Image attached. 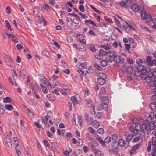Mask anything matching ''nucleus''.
<instances>
[{
	"label": "nucleus",
	"instance_id": "nucleus-6",
	"mask_svg": "<svg viewBox=\"0 0 156 156\" xmlns=\"http://www.w3.org/2000/svg\"><path fill=\"white\" fill-rule=\"evenodd\" d=\"M85 102L87 104L89 105V108H91V109L93 110L94 112H95V105L92 102V100L90 98H87L85 100Z\"/></svg>",
	"mask_w": 156,
	"mask_h": 156
},
{
	"label": "nucleus",
	"instance_id": "nucleus-60",
	"mask_svg": "<svg viewBox=\"0 0 156 156\" xmlns=\"http://www.w3.org/2000/svg\"><path fill=\"white\" fill-rule=\"evenodd\" d=\"M153 25L152 26V27L156 29V18H154V19L153 20Z\"/></svg>",
	"mask_w": 156,
	"mask_h": 156
},
{
	"label": "nucleus",
	"instance_id": "nucleus-55",
	"mask_svg": "<svg viewBox=\"0 0 156 156\" xmlns=\"http://www.w3.org/2000/svg\"><path fill=\"white\" fill-rule=\"evenodd\" d=\"M151 126L153 128V129L154 128H156V120L154 121L153 122H149Z\"/></svg>",
	"mask_w": 156,
	"mask_h": 156
},
{
	"label": "nucleus",
	"instance_id": "nucleus-59",
	"mask_svg": "<svg viewBox=\"0 0 156 156\" xmlns=\"http://www.w3.org/2000/svg\"><path fill=\"white\" fill-rule=\"evenodd\" d=\"M18 147H15V149L17 154L18 156H20L21 154V152L20 150L18 149Z\"/></svg>",
	"mask_w": 156,
	"mask_h": 156
},
{
	"label": "nucleus",
	"instance_id": "nucleus-33",
	"mask_svg": "<svg viewBox=\"0 0 156 156\" xmlns=\"http://www.w3.org/2000/svg\"><path fill=\"white\" fill-rule=\"evenodd\" d=\"M4 106L2 104H0V114H2L5 111Z\"/></svg>",
	"mask_w": 156,
	"mask_h": 156
},
{
	"label": "nucleus",
	"instance_id": "nucleus-43",
	"mask_svg": "<svg viewBox=\"0 0 156 156\" xmlns=\"http://www.w3.org/2000/svg\"><path fill=\"white\" fill-rule=\"evenodd\" d=\"M42 54L45 56L47 57H49L50 56V54L48 51H44L42 52Z\"/></svg>",
	"mask_w": 156,
	"mask_h": 156
},
{
	"label": "nucleus",
	"instance_id": "nucleus-13",
	"mask_svg": "<svg viewBox=\"0 0 156 156\" xmlns=\"http://www.w3.org/2000/svg\"><path fill=\"white\" fill-rule=\"evenodd\" d=\"M78 41L80 43L86 44V40L84 39V37L82 34H78L77 36Z\"/></svg>",
	"mask_w": 156,
	"mask_h": 156
},
{
	"label": "nucleus",
	"instance_id": "nucleus-57",
	"mask_svg": "<svg viewBox=\"0 0 156 156\" xmlns=\"http://www.w3.org/2000/svg\"><path fill=\"white\" fill-rule=\"evenodd\" d=\"M151 142L149 141L148 142V146L147 147V151L148 152H150L151 150Z\"/></svg>",
	"mask_w": 156,
	"mask_h": 156
},
{
	"label": "nucleus",
	"instance_id": "nucleus-37",
	"mask_svg": "<svg viewBox=\"0 0 156 156\" xmlns=\"http://www.w3.org/2000/svg\"><path fill=\"white\" fill-rule=\"evenodd\" d=\"M108 52V51H104L102 49H100L99 50V54H101L103 57V56L105 55L106 54H107Z\"/></svg>",
	"mask_w": 156,
	"mask_h": 156
},
{
	"label": "nucleus",
	"instance_id": "nucleus-39",
	"mask_svg": "<svg viewBox=\"0 0 156 156\" xmlns=\"http://www.w3.org/2000/svg\"><path fill=\"white\" fill-rule=\"evenodd\" d=\"M94 66L96 69L99 70H101L102 68L98 64L96 63H94Z\"/></svg>",
	"mask_w": 156,
	"mask_h": 156
},
{
	"label": "nucleus",
	"instance_id": "nucleus-40",
	"mask_svg": "<svg viewBox=\"0 0 156 156\" xmlns=\"http://www.w3.org/2000/svg\"><path fill=\"white\" fill-rule=\"evenodd\" d=\"M83 92L84 95L85 96H87L89 95L90 92L89 89L87 88H86L83 90Z\"/></svg>",
	"mask_w": 156,
	"mask_h": 156
},
{
	"label": "nucleus",
	"instance_id": "nucleus-20",
	"mask_svg": "<svg viewBox=\"0 0 156 156\" xmlns=\"http://www.w3.org/2000/svg\"><path fill=\"white\" fill-rule=\"evenodd\" d=\"M84 22L87 25L92 24L96 27H98V26L95 24V23L91 20H86Z\"/></svg>",
	"mask_w": 156,
	"mask_h": 156
},
{
	"label": "nucleus",
	"instance_id": "nucleus-50",
	"mask_svg": "<svg viewBox=\"0 0 156 156\" xmlns=\"http://www.w3.org/2000/svg\"><path fill=\"white\" fill-rule=\"evenodd\" d=\"M79 10L82 12H84L85 11L84 7L83 5H80L78 7Z\"/></svg>",
	"mask_w": 156,
	"mask_h": 156
},
{
	"label": "nucleus",
	"instance_id": "nucleus-61",
	"mask_svg": "<svg viewBox=\"0 0 156 156\" xmlns=\"http://www.w3.org/2000/svg\"><path fill=\"white\" fill-rule=\"evenodd\" d=\"M77 143L78 144V146H81L83 144V141L80 139H78V140L77 141Z\"/></svg>",
	"mask_w": 156,
	"mask_h": 156
},
{
	"label": "nucleus",
	"instance_id": "nucleus-35",
	"mask_svg": "<svg viewBox=\"0 0 156 156\" xmlns=\"http://www.w3.org/2000/svg\"><path fill=\"white\" fill-rule=\"evenodd\" d=\"M101 101L103 102L107 103L108 102V99L107 97L104 96L101 98Z\"/></svg>",
	"mask_w": 156,
	"mask_h": 156
},
{
	"label": "nucleus",
	"instance_id": "nucleus-49",
	"mask_svg": "<svg viewBox=\"0 0 156 156\" xmlns=\"http://www.w3.org/2000/svg\"><path fill=\"white\" fill-rule=\"evenodd\" d=\"M98 132L100 134H102L104 133V131L102 128H99L98 130Z\"/></svg>",
	"mask_w": 156,
	"mask_h": 156
},
{
	"label": "nucleus",
	"instance_id": "nucleus-64",
	"mask_svg": "<svg viewBox=\"0 0 156 156\" xmlns=\"http://www.w3.org/2000/svg\"><path fill=\"white\" fill-rule=\"evenodd\" d=\"M153 151L154 152L156 153V143L153 144Z\"/></svg>",
	"mask_w": 156,
	"mask_h": 156
},
{
	"label": "nucleus",
	"instance_id": "nucleus-15",
	"mask_svg": "<svg viewBox=\"0 0 156 156\" xmlns=\"http://www.w3.org/2000/svg\"><path fill=\"white\" fill-rule=\"evenodd\" d=\"M85 117L87 124L88 125H91L94 120L93 118L91 117H89L88 116L87 113Z\"/></svg>",
	"mask_w": 156,
	"mask_h": 156
},
{
	"label": "nucleus",
	"instance_id": "nucleus-29",
	"mask_svg": "<svg viewBox=\"0 0 156 156\" xmlns=\"http://www.w3.org/2000/svg\"><path fill=\"white\" fill-rule=\"evenodd\" d=\"M72 22V19L69 17H67L66 18V23L67 25L68 26H71L72 25L71 23H70V22Z\"/></svg>",
	"mask_w": 156,
	"mask_h": 156
},
{
	"label": "nucleus",
	"instance_id": "nucleus-38",
	"mask_svg": "<svg viewBox=\"0 0 156 156\" xmlns=\"http://www.w3.org/2000/svg\"><path fill=\"white\" fill-rule=\"evenodd\" d=\"M107 24L108 23H105L104 22H100L99 23L98 26L100 27H105V28H106Z\"/></svg>",
	"mask_w": 156,
	"mask_h": 156
},
{
	"label": "nucleus",
	"instance_id": "nucleus-22",
	"mask_svg": "<svg viewBox=\"0 0 156 156\" xmlns=\"http://www.w3.org/2000/svg\"><path fill=\"white\" fill-rule=\"evenodd\" d=\"M154 102V101H153ZM154 103H151L149 105V107L151 109L154 111L156 110V102L154 101Z\"/></svg>",
	"mask_w": 156,
	"mask_h": 156
},
{
	"label": "nucleus",
	"instance_id": "nucleus-36",
	"mask_svg": "<svg viewBox=\"0 0 156 156\" xmlns=\"http://www.w3.org/2000/svg\"><path fill=\"white\" fill-rule=\"evenodd\" d=\"M133 137V134H129L128 135L126 138V140L128 143H129V142L131 141Z\"/></svg>",
	"mask_w": 156,
	"mask_h": 156
},
{
	"label": "nucleus",
	"instance_id": "nucleus-16",
	"mask_svg": "<svg viewBox=\"0 0 156 156\" xmlns=\"http://www.w3.org/2000/svg\"><path fill=\"white\" fill-rule=\"evenodd\" d=\"M88 144L89 146L91 147V149L93 150H95V147L98 146V143L96 141L89 142L88 143Z\"/></svg>",
	"mask_w": 156,
	"mask_h": 156
},
{
	"label": "nucleus",
	"instance_id": "nucleus-7",
	"mask_svg": "<svg viewBox=\"0 0 156 156\" xmlns=\"http://www.w3.org/2000/svg\"><path fill=\"white\" fill-rule=\"evenodd\" d=\"M122 70L123 73L131 74L132 73L133 71V69L132 66H128L126 67H122Z\"/></svg>",
	"mask_w": 156,
	"mask_h": 156
},
{
	"label": "nucleus",
	"instance_id": "nucleus-9",
	"mask_svg": "<svg viewBox=\"0 0 156 156\" xmlns=\"http://www.w3.org/2000/svg\"><path fill=\"white\" fill-rule=\"evenodd\" d=\"M113 61L116 63H121L122 64L124 62V59L122 57L118 55H116L115 54L114 57Z\"/></svg>",
	"mask_w": 156,
	"mask_h": 156
},
{
	"label": "nucleus",
	"instance_id": "nucleus-21",
	"mask_svg": "<svg viewBox=\"0 0 156 156\" xmlns=\"http://www.w3.org/2000/svg\"><path fill=\"white\" fill-rule=\"evenodd\" d=\"M100 106L101 107V108L100 109V110H101L102 109H104L105 111L108 110V105L107 103H103L101 105H100Z\"/></svg>",
	"mask_w": 156,
	"mask_h": 156
},
{
	"label": "nucleus",
	"instance_id": "nucleus-17",
	"mask_svg": "<svg viewBox=\"0 0 156 156\" xmlns=\"http://www.w3.org/2000/svg\"><path fill=\"white\" fill-rule=\"evenodd\" d=\"M131 9L135 12H137L140 10L138 5L137 4H133L131 6Z\"/></svg>",
	"mask_w": 156,
	"mask_h": 156
},
{
	"label": "nucleus",
	"instance_id": "nucleus-53",
	"mask_svg": "<svg viewBox=\"0 0 156 156\" xmlns=\"http://www.w3.org/2000/svg\"><path fill=\"white\" fill-rule=\"evenodd\" d=\"M103 114V113L102 112H98L96 114V117L99 119L102 117Z\"/></svg>",
	"mask_w": 156,
	"mask_h": 156
},
{
	"label": "nucleus",
	"instance_id": "nucleus-52",
	"mask_svg": "<svg viewBox=\"0 0 156 156\" xmlns=\"http://www.w3.org/2000/svg\"><path fill=\"white\" fill-rule=\"evenodd\" d=\"M43 142L46 147H48L50 146V144L49 142L46 140H43Z\"/></svg>",
	"mask_w": 156,
	"mask_h": 156
},
{
	"label": "nucleus",
	"instance_id": "nucleus-54",
	"mask_svg": "<svg viewBox=\"0 0 156 156\" xmlns=\"http://www.w3.org/2000/svg\"><path fill=\"white\" fill-rule=\"evenodd\" d=\"M95 58L98 59H101L103 58V56L101 54H99V52L96 54Z\"/></svg>",
	"mask_w": 156,
	"mask_h": 156
},
{
	"label": "nucleus",
	"instance_id": "nucleus-11",
	"mask_svg": "<svg viewBox=\"0 0 156 156\" xmlns=\"http://www.w3.org/2000/svg\"><path fill=\"white\" fill-rule=\"evenodd\" d=\"M119 146V144H118V142L116 141H113L110 146L111 149L109 150V151L110 152L111 151H115L117 149Z\"/></svg>",
	"mask_w": 156,
	"mask_h": 156
},
{
	"label": "nucleus",
	"instance_id": "nucleus-25",
	"mask_svg": "<svg viewBox=\"0 0 156 156\" xmlns=\"http://www.w3.org/2000/svg\"><path fill=\"white\" fill-rule=\"evenodd\" d=\"M40 81L41 83L45 84L46 86H47L46 83H45L46 82V79L44 76V75H42V76H41L40 79Z\"/></svg>",
	"mask_w": 156,
	"mask_h": 156
},
{
	"label": "nucleus",
	"instance_id": "nucleus-27",
	"mask_svg": "<svg viewBox=\"0 0 156 156\" xmlns=\"http://www.w3.org/2000/svg\"><path fill=\"white\" fill-rule=\"evenodd\" d=\"M154 19H152V16L151 15L148 14L147 16V17H146V19H144V20H146V22L148 23H149L151 22V21L153 22V20Z\"/></svg>",
	"mask_w": 156,
	"mask_h": 156
},
{
	"label": "nucleus",
	"instance_id": "nucleus-62",
	"mask_svg": "<svg viewBox=\"0 0 156 156\" xmlns=\"http://www.w3.org/2000/svg\"><path fill=\"white\" fill-rule=\"evenodd\" d=\"M46 134L50 138H52L53 137V135L49 131H46Z\"/></svg>",
	"mask_w": 156,
	"mask_h": 156
},
{
	"label": "nucleus",
	"instance_id": "nucleus-1",
	"mask_svg": "<svg viewBox=\"0 0 156 156\" xmlns=\"http://www.w3.org/2000/svg\"><path fill=\"white\" fill-rule=\"evenodd\" d=\"M132 122L135 126H130L129 128L130 131L136 135H137L140 130L139 135L141 138L144 137L146 134H148L149 132L153 129V128L147 120L144 121L142 118L137 119L134 118L132 120Z\"/></svg>",
	"mask_w": 156,
	"mask_h": 156
},
{
	"label": "nucleus",
	"instance_id": "nucleus-58",
	"mask_svg": "<svg viewBox=\"0 0 156 156\" xmlns=\"http://www.w3.org/2000/svg\"><path fill=\"white\" fill-rule=\"evenodd\" d=\"M89 34L93 36H97V35L92 30H89L88 32Z\"/></svg>",
	"mask_w": 156,
	"mask_h": 156
},
{
	"label": "nucleus",
	"instance_id": "nucleus-4",
	"mask_svg": "<svg viewBox=\"0 0 156 156\" xmlns=\"http://www.w3.org/2000/svg\"><path fill=\"white\" fill-rule=\"evenodd\" d=\"M98 78L97 79V82L100 85H103L105 83L106 75L103 73H99L98 74Z\"/></svg>",
	"mask_w": 156,
	"mask_h": 156
},
{
	"label": "nucleus",
	"instance_id": "nucleus-46",
	"mask_svg": "<svg viewBox=\"0 0 156 156\" xmlns=\"http://www.w3.org/2000/svg\"><path fill=\"white\" fill-rule=\"evenodd\" d=\"M77 119L78 120L79 124L81 126L82 124V117L81 116H78L77 117Z\"/></svg>",
	"mask_w": 156,
	"mask_h": 156
},
{
	"label": "nucleus",
	"instance_id": "nucleus-48",
	"mask_svg": "<svg viewBox=\"0 0 156 156\" xmlns=\"http://www.w3.org/2000/svg\"><path fill=\"white\" fill-rule=\"evenodd\" d=\"M56 144V143L55 142H52L51 144V147L52 149L54 150H55L56 148L55 146Z\"/></svg>",
	"mask_w": 156,
	"mask_h": 156
},
{
	"label": "nucleus",
	"instance_id": "nucleus-18",
	"mask_svg": "<svg viewBox=\"0 0 156 156\" xmlns=\"http://www.w3.org/2000/svg\"><path fill=\"white\" fill-rule=\"evenodd\" d=\"M70 100L72 103L75 105L76 104H79V101L77 100L76 97L74 96H72L70 98Z\"/></svg>",
	"mask_w": 156,
	"mask_h": 156
},
{
	"label": "nucleus",
	"instance_id": "nucleus-19",
	"mask_svg": "<svg viewBox=\"0 0 156 156\" xmlns=\"http://www.w3.org/2000/svg\"><path fill=\"white\" fill-rule=\"evenodd\" d=\"M92 126L94 128H97L100 126V124L99 122L96 120H94L92 124Z\"/></svg>",
	"mask_w": 156,
	"mask_h": 156
},
{
	"label": "nucleus",
	"instance_id": "nucleus-45",
	"mask_svg": "<svg viewBox=\"0 0 156 156\" xmlns=\"http://www.w3.org/2000/svg\"><path fill=\"white\" fill-rule=\"evenodd\" d=\"M118 136L116 134H114L112 136V140L116 141L117 140Z\"/></svg>",
	"mask_w": 156,
	"mask_h": 156
},
{
	"label": "nucleus",
	"instance_id": "nucleus-24",
	"mask_svg": "<svg viewBox=\"0 0 156 156\" xmlns=\"http://www.w3.org/2000/svg\"><path fill=\"white\" fill-rule=\"evenodd\" d=\"M3 102L4 103H11L12 102L11 98L9 97H7L3 98Z\"/></svg>",
	"mask_w": 156,
	"mask_h": 156
},
{
	"label": "nucleus",
	"instance_id": "nucleus-28",
	"mask_svg": "<svg viewBox=\"0 0 156 156\" xmlns=\"http://www.w3.org/2000/svg\"><path fill=\"white\" fill-rule=\"evenodd\" d=\"M126 2L121 1L120 2V5L123 7L126 8L127 7V3L128 0H126Z\"/></svg>",
	"mask_w": 156,
	"mask_h": 156
},
{
	"label": "nucleus",
	"instance_id": "nucleus-41",
	"mask_svg": "<svg viewBox=\"0 0 156 156\" xmlns=\"http://www.w3.org/2000/svg\"><path fill=\"white\" fill-rule=\"evenodd\" d=\"M140 146V144H138L133 146L134 149L131 150L130 151H135L136 150L138 149Z\"/></svg>",
	"mask_w": 156,
	"mask_h": 156
},
{
	"label": "nucleus",
	"instance_id": "nucleus-10",
	"mask_svg": "<svg viewBox=\"0 0 156 156\" xmlns=\"http://www.w3.org/2000/svg\"><path fill=\"white\" fill-rule=\"evenodd\" d=\"M146 62L149 65L152 66L154 65H156V60H152V57L151 56H148L146 58Z\"/></svg>",
	"mask_w": 156,
	"mask_h": 156
},
{
	"label": "nucleus",
	"instance_id": "nucleus-23",
	"mask_svg": "<svg viewBox=\"0 0 156 156\" xmlns=\"http://www.w3.org/2000/svg\"><path fill=\"white\" fill-rule=\"evenodd\" d=\"M96 139L103 147H105V143L104 141H103V140L100 137H97Z\"/></svg>",
	"mask_w": 156,
	"mask_h": 156
},
{
	"label": "nucleus",
	"instance_id": "nucleus-32",
	"mask_svg": "<svg viewBox=\"0 0 156 156\" xmlns=\"http://www.w3.org/2000/svg\"><path fill=\"white\" fill-rule=\"evenodd\" d=\"M100 65L102 67H105L107 65V61L105 60H102L100 62Z\"/></svg>",
	"mask_w": 156,
	"mask_h": 156
},
{
	"label": "nucleus",
	"instance_id": "nucleus-31",
	"mask_svg": "<svg viewBox=\"0 0 156 156\" xmlns=\"http://www.w3.org/2000/svg\"><path fill=\"white\" fill-rule=\"evenodd\" d=\"M147 15L148 14H147L146 12L144 11L142 12L141 14V18L143 20L146 19V17Z\"/></svg>",
	"mask_w": 156,
	"mask_h": 156
},
{
	"label": "nucleus",
	"instance_id": "nucleus-44",
	"mask_svg": "<svg viewBox=\"0 0 156 156\" xmlns=\"http://www.w3.org/2000/svg\"><path fill=\"white\" fill-rule=\"evenodd\" d=\"M5 22L6 23V27H7L8 29L11 31V28L10 23L7 20H5Z\"/></svg>",
	"mask_w": 156,
	"mask_h": 156
},
{
	"label": "nucleus",
	"instance_id": "nucleus-47",
	"mask_svg": "<svg viewBox=\"0 0 156 156\" xmlns=\"http://www.w3.org/2000/svg\"><path fill=\"white\" fill-rule=\"evenodd\" d=\"M114 20L115 22L117 24L118 26L120 27L121 26V24L119 21L118 20L117 18L115 17H114Z\"/></svg>",
	"mask_w": 156,
	"mask_h": 156
},
{
	"label": "nucleus",
	"instance_id": "nucleus-14",
	"mask_svg": "<svg viewBox=\"0 0 156 156\" xmlns=\"http://www.w3.org/2000/svg\"><path fill=\"white\" fill-rule=\"evenodd\" d=\"M5 140L7 146L9 148H11L12 146V142L10 137L7 135L5 137Z\"/></svg>",
	"mask_w": 156,
	"mask_h": 156
},
{
	"label": "nucleus",
	"instance_id": "nucleus-42",
	"mask_svg": "<svg viewBox=\"0 0 156 156\" xmlns=\"http://www.w3.org/2000/svg\"><path fill=\"white\" fill-rule=\"evenodd\" d=\"M60 86L65 91L69 89L68 87L65 84H61L60 85Z\"/></svg>",
	"mask_w": 156,
	"mask_h": 156
},
{
	"label": "nucleus",
	"instance_id": "nucleus-3",
	"mask_svg": "<svg viewBox=\"0 0 156 156\" xmlns=\"http://www.w3.org/2000/svg\"><path fill=\"white\" fill-rule=\"evenodd\" d=\"M136 62L139 66H137L135 70V73L134 75L131 74L129 76H127L128 80L129 81L134 80L136 78V76H137V75L136 73H138V72H142V70H140V69H141L143 68H144L143 69H144L146 67H149L148 66L144 67L143 64L145 63V62L141 58H137L136 60Z\"/></svg>",
	"mask_w": 156,
	"mask_h": 156
},
{
	"label": "nucleus",
	"instance_id": "nucleus-26",
	"mask_svg": "<svg viewBox=\"0 0 156 156\" xmlns=\"http://www.w3.org/2000/svg\"><path fill=\"white\" fill-rule=\"evenodd\" d=\"M40 86L41 87L42 92L45 94H46L48 93V90L47 87L44 86L42 85L41 83L40 84Z\"/></svg>",
	"mask_w": 156,
	"mask_h": 156
},
{
	"label": "nucleus",
	"instance_id": "nucleus-30",
	"mask_svg": "<svg viewBox=\"0 0 156 156\" xmlns=\"http://www.w3.org/2000/svg\"><path fill=\"white\" fill-rule=\"evenodd\" d=\"M5 108L8 111H10L13 110V107L11 105L6 104L5 105Z\"/></svg>",
	"mask_w": 156,
	"mask_h": 156
},
{
	"label": "nucleus",
	"instance_id": "nucleus-51",
	"mask_svg": "<svg viewBox=\"0 0 156 156\" xmlns=\"http://www.w3.org/2000/svg\"><path fill=\"white\" fill-rule=\"evenodd\" d=\"M90 6L91 8L94 10L96 12L98 13H100L101 12L100 11H99L95 7H94L92 5H90Z\"/></svg>",
	"mask_w": 156,
	"mask_h": 156
},
{
	"label": "nucleus",
	"instance_id": "nucleus-56",
	"mask_svg": "<svg viewBox=\"0 0 156 156\" xmlns=\"http://www.w3.org/2000/svg\"><path fill=\"white\" fill-rule=\"evenodd\" d=\"M88 130L92 134H94L95 132V130L91 127H89Z\"/></svg>",
	"mask_w": 156,
	"mask_h": 156
},
{
	"label": "nucleus",
	"instance_id": "nucleus-5",
	"mask_svg": "<svg viewBox=\"0 0 156 156\" xmlns=\"http://www.w3.org/2000/svg\"><path fill=\"white\" fill-rule=\"evenodd\" d=\"M115 54V53L114 51H108L107 54V56L106 57V61L109 62H112L114 60Z\"/></svg>",
	"mask_w": 156,
	"mask_h": 156
},
{
	"label": "nucleus",
	"instance_id": "nucleus-63",
	"mask_svg": "<svg viewBox=\"0 0 156 156\" xmlns=\"http://www.w3.org/2000/svg\"><path fill=\"white\" fill-rule=\"evenodd\" d=\"M153 151L154 152L156 153V143L153 144Z\"/></svg>",
	"mask_w": 156,
	"mask_h": 156
},
{
	"label": "nucleus",
	"instance_id": "nucleus-34",
	"mask_svg": "<svg viewBox=\"0 0 156 156\" xmlns=\"http://www.w3.org/2000/svg\"><path fill=\"white\" fill-rule=\"evenodd\" d=\"M111 140V138L109 136H106L104 139L105 143L108 144L110 142Z\"/></svg>",
	"mask_w": 156,
	"mask_h": 156
},
{
	"label": "nucleus",
	"instance_id": "nucleus-12",
	"mask_svg": "<svg viewBox=\"0 0 156 156\" xmlns=\"http://www.w3.org/2000/svg\"><path fill=\"white\" fill-rule=\"evenodd\" d=\"M118 144H119V146L121 147L124 146L126 148L128 147L129 144V143H128L126 144V143H125V141L122 139H120L119 140Z\"/></svg>",
	"mask_w": 156,
	"mask_h": 156
},
{
	"label": "nucleus",
	"instance_id": "nucleus-8",
	"mask_svg": "<svg viewBox=\"0 0 156 156\" xmlns=\"http://www.w3.org/2000/svg\"><path fill=\"white\" fill-rule=\"evenodd\" d=\"M123 28L128 33L130 34L133 31L135 30L134 28L132 27L131 25L128 24L127 25H124Z\"/></svg>",
	"mask_w": 156,
	"mask_h": 156
},
{
	"label": "nucleus",
	"instance_id": "nucleus-2",
	"mask_svg": "<svg viewBox=\"0 0 156 156\" xmlns=\"http://www.w3.org/2000/svg\"><path fill=\"white\" fill-rule=\"evenodd\" d=\"M143 69V68L140 69L142 70V72H138L136 74L137 76H141L145 79L147 83H150L152 87H155L153 89L154 95L152 96V99L156 102V77L154 76L153 70H151L149 67Z\"/></svg>",
	"mask_w": 156,
	"mask_h": 156
}]
</instances>
